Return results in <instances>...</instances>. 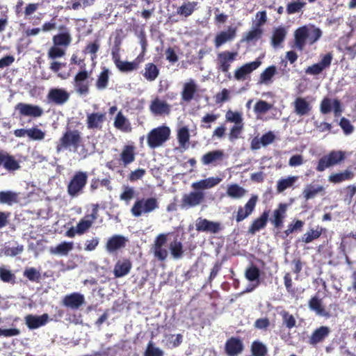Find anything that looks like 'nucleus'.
Segmentation results:
<instances>
[{"instance_id":"1","label":"nucleus","mask_w":356,"mask_h":356,"mask_svg":"<svg viewBox=\"0 0 356 356\" xmlns=\"http://www.w3.org/2000/svg\"><path fill=\"white\" fill-rule=\"evenodd\" d=\"M171 131L165 125L152 129L147 135V145L151 149L162 146L170 139Z\"/></svg>"},{"instance_id":"2","label":"nucleus","mask_w":356,"mask_h":356,"mask_svg":"<svg viewBox=\"0 0 356 356\" xmlns=\"http://www.w3.org/2000/svg\"><path fill=\"white\" fill-rule=\"evenodd\" d=\"M159 207L158 200L154 197L137 199L131 209L134 217H140L153 212Z\"/></svg>"},{"instance_id":"3","label":"nucleus","mask_w":356,"mask_h":356,"mask_svg":"<svg viewBox=\"0 0 356 356\" xmlns=\"http://www.w3.org/2000/svg\"><path fill=\"white\" fill-rule=\"evenodd\" d=\"M88 178V176L86 172H76L68 182V194L72 197H78L83 194Z\"/></svg>"},{"instance_id":"4","label":"nucleus","mask_w":356,"mask_h":356,"mask_svg":"<svg viewBox=\"0 0 356 356\" xmlns=\"http://www.w3.org/2000/svg\"><path fill=\"white\" fill-rule=\"evenodd\" d=\"M236 51H224L217 54L216 67L219 72L228 73L232 63L236 59Z\"/></svg>"},{"instance_id":"5","label":"nucleus","mask_w":356,"mask_h":356,"mask_svg":"<svg viewBox=\"0 0 356 356\" xmlns=\"http://www.w3.org/2000/svg\"><path fill=\"white\" fill-rule=\"evenodd\" d=\"M258 196L252 195L243 207H238L236 212L233 213L236 222H240L249 217L255 210Z\"/></svg>"},{"instance_id":"6","label":"nucleus","mask_w":356,"mask_h":356,"mask_svg":"<svg viewBox=\"0 0 356 356\" xmlns=\"http://www.w3.org/2000/svg\"><path fill=\"white\" fill-rule=\"evenodd\" d=\"M113 60L118 68L122 73H129L137 70L140 63L143 61V57L138 56L133 61L121 60L118 54L113 52Z\"/></svg>"},{"instance_id":"7","label":"nucleus","mask_w":356,"mask_h":356,"mask_svg":"<svg viewBox=\"0 0 356 356\" xmlns=\"http://www.w3.org/2000/svg\"><path fill=\"white\" fill-rule=\"evenodd\" d=\"M166 243L167 235L165 234H160L156 237L152 245V250L154 256L160 261H164L168 256Z\"/></svg>"},{"instance_id":"8","label":"nucleus","mask_w":356,"mask_h":356,"mask_svg":"<svg viewBox=\"0 0 356 356\" xmlns=\"http://www.w3.org/2000/svg\"><path fill=\"white\" fill-rule=\"evenodd\" d=\"M333 111L334 116L339 117L341 115V103L337 99H332L329 97H324L320 104V111L322 114L326 115Z\"/></svg>"},{"instance_id":"9","label":"nucleus","mask_w":356,"mask_h":356,"mask_svg":"<svg viewBox=\"0 0 356 356\" xmlns=\"http://www.w3.org/2000/svg\"><path fill=\"white\" fill-rule=\"evenodd\" d=\"M261 64V62L259 60H256L252 62L247 63L238 68L234 72V77L237 81H245L248 76L255 70H257Z\"/></svg>"},{"instance_id":"10","label":"nucleus","mask_w":356,"mask_h":356,"mask_svg":"<svg viewBox=\"0 0 356 356\" xmlns=\"http://www.w3.org/2000/svg\"><path fill=\"white\" fill-rule=\"evenodd\" d=\"M15 110L19 111L21 116H27L32 118H39L43 114L42 109L38 106H34L30 104L18 103L15 106Z\"/></svg>"},{"instance_id":"11","label":"nucleus","mask_w":356,"mask_h":356,"mask_svg":"<svg viewBox=\"0 0 356 356\" xmlns=\"http://www.w3.org/2000/svg\"><path fill=\"white\" fill-rule=\"evenodd\" d=\"M204 193L194 191L188 194H184L181 199L182 207H194L200 204L204 200Z\"/></svg>"},{"instance_id":"12","label":"nucleus","mask_w":356,"mask_h":356,"mask_svg":"<svg viewBox=\"0 0 356 356\" xmlns=\"http://www.w3.org/2000/svg\"><path fill=\"white\" fill-rule=\"evenodd\" d=\"M195 227L197 232H209L211 234H217L221 230L220 222L210 221L202 218L197 219Z\"/></svg>"},{"instance_id":"13","label":"nucleus","mask_w":356,"mask_h":356,"mask_svg":"<svg viewBox=\"0 0 356 356\" xmlns=\"http://www.w3.org/2000/svg\"><path fill=\"white\" fill-rule=\"evenodd\" d=\"M244 349L242 340L238 337H232L225 344V352L228 356H237Z\"/></svg>"},{"instance_id":"14","label":"nucleus","mask_w":356,"mask_h":356,"mask_svg":"<svg viewBox=\"0 0 356 356\" xmlns=\"http://www.w3.org/2000/svg\"><path fill=\"white\" fill-rule=\"evenodd\" d=\"M332 60V55L331 53H328L322 58L319 63L309 66L305 70V73L311 75H318L330 66Z\"/></svg>"},{"instance_id":"15","label":"nucleus","mask_w":356,"mask_h":356,"mask_svg":"<svg viewBox=\"0 0 356 356\" xmlns=\"http://www.w3.org/2000/svg\"><path fill=\"white\" fill-rule=\"evenodd\" d=\"M331 330L327 326H321L312 333L308 339V343L312 346H316L317 344L323 343L330 335Z\"/></svg>"},{"instance_id":"16","label":"nucleus","mask_w":356,"mask_h":356,"mask_svg":"<svg viewBox=\"0 0 356 356\" xmlns=\"http://www.w3.org/2000/svg\"><path fill=\"white\" fill-rule=\"evenodd\" d=\"M88 73L86 70L81 71L74 77V88L81 95L87 94L89 91Z\"/></svg>"},{"instance_id":"17","label":"nucleus","mask_w":356,"mask_h":356,"mask_svg":"<svg viewBox=\"0 0 356 356\" xmlns=\"http://www.w3.org/2000/svg\"><path fill=\"white\" fill-rule=\"evenodd\" d=\"M294 113L298 116L308 115L312 110V106L306 98L298 97L292 103Z\"/></svg>"},{"instance_id":"18","label":"nucleus","mask_w":356,"mask_h":356,"mask_svg":"<svg viewBox=\"0 0 356 356\" xmlns=\"http://www.w3.org/2000/svg\"><path fill=\"white\" fill-rule=\"evenodd\" d=\"M225 158V154L222 149H216L204 154L201 158V162L203 165H217L218 162L222 161Z\"/></svg>"},{"instance_id":"19","label":"nucleus","mask_w":356,"mask_h":356,"mask_svg":"<svg viewBox=\"0 0 356 356\" xmlns=\"http://www.w3.org/2000/svg\"><path fill=\"white\" fill-rule=\"evenodd\" d=\"M269 214L270 210L264 211L258 218L252 222L248 227V233L253 235L265 228L268 220Z\"/></svg>"},{"instance_id":"20","label":"nucleus","mask_w":356,"mask_h":356,"mask_svg":"<svg viewBox=\"0 0 356 356\" xmlns=\"http://www.w3.org/2000/svg\"><path fill=\"white\" fill-rule=\"evenodd\" d=\"M127 242V239L124 236L115 234L108 238L106 243V249L108 252L112 253L124 248Z\"/></svg>"},{"instance_id":"21","label":"nucleus","mask_w":356,"mask_h":356,"mask_svg":"<svg viewBox=\"0 0 356 356\" xmlns=\"http://www.w3.org/2000/svg\"><path fill=\"white\" fill-rule=\"evenodd\" d=\"M26 326L30 330H35L47 324L49 321V315L43 314L41 316L33 314L26 315L24 318Z\"/></svg>"},{"instance_id":"22","label":"nucleus","mask_w":356,"mask_h":356,"mask_svg":"<svg viewBox=\"0 0 356 356\" xmlns=\"http://www.w3.org/2000/svg\"><path fill=\"white\" fill-rule=\"evenodd\" d=\"M132 268V262L129 258H123L122 260H118L113 269V274L115 277H122L129 273Z\"/></svg>"},{"instance_id":"23","label":"nucleus","mask_w":356,"mask_h":356,"mask_svg":"<svg viewBox=\"0 0 356 356\" xmlns=\"http://www.w3.org/2000/svg\"><path fill=\"white\" fill-rule=\"evenodd\" d=\"M286 210L287 204L285 203H280L277 209L274 210L273 217L270 218V222L274 227L281 228L283 226Z\"/></svg>"},{"instance_id":"24","label":"nucleus","mask_w":356,"mask_h":356,"mask_svg":"<svg viewBox=\"0 0 356 356\" xmlns=\"http://www.w3.org/2000/svg\"><path fill=\"white\" fill-rule=\"evenodd\" d=\"M308 26H302L297 29L294 32V41L296 47L302 51L306 44L308 38Z\"/></svg>"},{"instance_id":"25","label":"nucleus","mask_w":356,"mask_h":356,"mask_svg":"<svg viewBox=\"0 0 356 356\" xmlns=\"http://www.w3.org/2000/svg\"><path fill=\"white\" fill-rule=\"evenodd\" d=\"M221 181L219 177H209L207 179H201L198 181L193 182L191 187L197 191H202L204 189H209L218 185Z\"/></svg>"},{"instance_id":"26","label":"nucleus","mask_w":356,"mask_h":356,"mask_svg":"<svg viewBox=\"0 0 356 356\" xmlns=\"http://www.w3.org/2000/svg\"><path fill=\"white\" fill-rule=\"evenodd\" d=\"M1 165H3L4 168L9 171H14L20 168L19 163L13 156L3 152H0V166Z\"/></svg>"},{"instance_id":"27","label":"nucleus","mask_w":356,"mask_h":356,"mask_svg":"<svg viewBox=\"0 0 356 356\" xmlns=\"http://www.w3.org/2000/svg\"><path fill=\"white\" fill-rule=\"evenodd\" d=\"M197 92V86L193 80H190L184 83L181 92V99L184 102H189L193 98L195 94Z\"/></svg>"},{"instance_id":"28","label":"nucleus","mask_w":356,"mask_h":356,"mask_svg":"<svg viewBox=\"0 0 356 356\" xmlns=\"http://www.w3.org/2000/svg\"><path fill=\"white\" fill-rule=\"evenodd\" d=\"M236 29L232 27H229L228 29L225 31H221L220 33L217 34L215 38V45L216 47H219L225 42L232 40L236 36Z\"/></svg>"},{"instance_id":"29","label":"nucleus","mask_w":356,"mask_h":356,"mask_svg":"<svg viewBox=\"0 0 356 356\" xmlns=\"http://www.w3.org/2000/svg\"><path fill=\"white\" fill-rule=\"evenodd\" d=\"M120 158L124 166L134 162L136 158L134 146L131 145H124L120 155Z\"/></svg>"},{"instance_id":"30","label":"nucleus","mask_w":356,"mask_h":356,"mask_svg":"<svg viewBox=\"0 0 356 356\" xmlns=\"http://www.w3.org/2000/svg\"><path fill=\"white\" fill-rule=\"evenodd\" d=\"M150 110L155 115H168L170 112V106L166 102L156 99L152 102Z\"/></svg>"},{"instance_id":"31","label":"nucleus","mask_w":356,"mask_h":356,"mask_svg":"<svg viewBox=\"0 0 356 356\" xmlns=\"http://www.w3.org/2000/svg\"><path fill=\"white\" fill-rule=\"evenodd\" d=\"M105 120V113H92L87 116V127L88 129H98Z\"/></svg>"},{"instance_id":"32","label":"nucleus","mask_w":356,"mask_h":356,"mask_svg":"<svg viewBox=\"0 0 356 356\" xmlns=\"http://www.w3.org/2000/svg\"><path fill=\"white\" fill-rule=\"evenodd\" d=\"M48 99L56 104H63L67 101V92L58 88L51 89L48 94Z\"/></svg>"},{"instance_id":"33","label":"nucleus","mask_w":356,"mask_h":356,"mask_svg":"<svg viewBox=\"0 0 356 356\" xmlns=\"http://www.w3.org/2000/svg\"><path fill=\"white\" fill-rule=\"evenodd\" d=\"M160 73L159 67L153 63H147L145 65V71L143 74L144 78L150 82L155 81Z\"/></svg>"},{"instance_id":"34","label":"nucleus","mask_w":356,"mask_h":356,"mask_svg":"<svg viewBox=\"0 0 356 356\" xmlns=\"http://www.w3.org/2000/svg\"><path fill=\"white\" fill-rule=\"evenodd\" d=\"M309 307L311 310L315 312L318 315L328 317L330 314L323 306L322 301L316 296L312 297L309 300Z\"/></svg>"},{"instance_id":"35","label":"nucleus","mask_w":356,"mask_h":356,"mask_svg":"<svg viewBox=\"0 0 356 356\" xmlns=\"http://www.w3.org/2000/svg\"><path fill=\"white\" fill-rule=\"evenodd\" d=\"M197 1H184L181 6L177 9V13L184 17L191 16L196 10Z\"/></svg>"},{"instance_id":"36","label":"nucleus","mask_w":356,"mask_h":356,"mask_svg":"<svg viewBox=\"0 0 356 356\" xmlns=\"http://www.w3.org/2000/svg\"><path fill=\"white\" fill-rule=\"evenodd\" d=\"M82 139L78 131H68V147L70 150L78 152V149L82 147Z\"/></svg>"},{"instance_id":"37","label":"nucleus","mask_w":356,"mask_h":356,"mask_svg":"<svg viewBox=\"0 0 356 356\" xmlns=\"http://www.w3.org/2000/svg\"><path fill=\"white\" fill-rule=\"evenodd\" d=\"M92 226V221L82 219L79 221L76 227L68 229V237L74 236L75 234H83Z\"/></svg>"},{"instance_id":"38","label":"nucleus","mask_w":356,"mask_h":356,"mask_svg":"<svg viewBox=\"0 0 356 356\" xmlns=\"http://www.w3.org/2000/svg\"><path fill=\"white\" fill-rule=\"evenodd\" d=\"M277 73V68L275 65H270L266 67L260 74L259 83L269 84L272 83L273 77Z\"/></svg>"},{"instance_id":"39","label":"nucleus","mask_w":356,"mask_h":356,"mask_svg":"<svg viewBox=\"0 0 356 356\" xmlns=\"http://www.w3.org/2000/svg\"><path fill=\"white\" fill-rule=\"evenodd\" d=\"M325 229H323L321 227L317 226L315 229H310L309 231H307L305 234H303V236L301 238L302 242L307 244L313 241L318 238L322 233L324 232Z\"/></svg>"},{"instance_id":"40","label":"nucleus","mask_w":356,"mask_h":356,"mask_svg":"<svg viewBox=\"0 0 356 356\" xmlns=\"http://www.w3.org/2000/svg\"><path fill=\"white\" fill-rule=\"evenodd\" d=\"M190 136L189 129L187 127H181L177 130V138L181 147L186 149L188 147Z\"/></svg>"},{"instance_id":"41","label":"nucleus","mask_w":356,"mask_h":356,"mask_svg":"<svg viewBox=\"0 0 356 356\" xmlns=\"http://www.w3.org/2000/svg\"><path fill=\"white\" fill-rule=\"evenodd\" d=\"M114 126L118 129L124 132H129L131 130L129 120L124 116L122 112H119L117 114L114 121Z\"/></svg>"},{"instance_id":"42","label":"nucleus","mask_w":356,"mask_h":356,"mask_svg":"<svg viewBox=\"0 0 356 356\" xmlns=\"http://www.w3.org/2000/svg\"><path fill=\"white\" fill-rule=\"evenodd\" d=\"M170 254L175 259H179L184 254V246L180 241L177 238L170 242L169 245Z\"/></svg>"},{"instance_id":"43","label":"nucleus","mask_w":356,"mask_h":356,"mask_svg":"<svg viewBox=\"0 0 356 356\" xmlns=\"http://www.w3.org/2000/svg\"><path fill=\"white\" fill-rule=\"evenodd\" d=\"M286 35V31L284 27L280 26L275 29L273 33L271 44L274 47H277L284 40Z\"/></svg>"},{"instance_id":"44","label":"nucleus","mask_w":356,"mask_h":356,"mask_svg":"<svg viewBox=\"0 0 356 356\" xmlns=\"http://www.w3.org/2000/svg\"><path fill=\"white\" fill-rule=\"evenodd\" d=\"M354 174L353 172L346 170L344 172L332 174L329 176L328 180L332 183H340L344 181L350 180L353 178Z\"/></svg>"},{"instance_id":"45","label":"nucleus","mask_w":356,"mask_h":356,"mask_svg":"<svg viewBox=\"0 0 356 356\" xmlns=\"http://www.w3.org/2000/svg\"><path fill=\"white\" fill-rule=\"evenodd\" d=\"M305 225V222L300 220H296L289 223L287 226V229L284 230L282 234L280 236L282 238L284 239L289 236L291 234L295 232H300Z\"/></svg>"},{"instance_id":"46","label":"nucleus","mask_w":356,"mask_h":356,"mask_svg":"<svg viewBox=\"0 0 356 356\" xmlns=\"http://www.w3.org/2000/svg\"><path fill=\"white\" fill-rule=\"evenodd\" d=\"M246 190L236 184L229 185L227 189V194L232 198L238 199L243 197Z\"/></svg>"},{"instance_id":"47","label":"nucleus","mask_w":356,"mask_h":356,"mask_svg":"<svg viewBox=\"0 0 356 356\" xmlns=\"http://www.w3.org/2000/svg\"><path fill=\"white\" fill-rule=\"evenodd\" d=\"M245 277L250 282L257 281V286H258L259 284L260 277L259 268L254 265H251L250 267L246 268Z\"/></svg>"},{"instance_id":"48","label":"nucleus","mask_w":356,"mask_h":356,"mask_svg":"<svg viewBox=\"0 0 356 356\" xmlns=\"http://www.w3.org/2000/svg\"><path fill=\"white\" fill-rule=\"evenodd\" d=\"M84 302V296L79 293L68 295V307L72 309L79 308Z\"/></svg>"},{"instance_id":"49","label":"nucleus","mask_w":356,"mask_h":356,"mask_svg":"<svg viewBox=\"0 0 356 356\" xmlns=\"http://www.w3.org/2000/svg\"><path fill=\"white\" fill-rule=\"evenodd\" d=\"M251 353L252 356H266L267 347L259 341H254L251 344Z\"/></svg>"},{"instance_id":"50","label":"nucleus","mask_w":356,"mask_h":356,"mask_svg":"<svg viewBox=\"0 0 356 356\" xmlns=\"http://www.w3.org/2000/svg\"><path fill=\"white\" fill-rule=\"evenodd\" d=\"M297 179L298 177L296 176L288 177L286 179H280L277 184V191L278 193H282L286 189L291 187Z\"/></svg>"},{"instance_id":"51","label":"nucleus","mask_w":356,"mask_h":356,"mask_svg":"<svg viewBox=\"0 0 356 356\" xmlns=\"http://www.w3.org/2000/svg\"><path fill=\"white\" fill-rule=\"evenodd\" d=\"M110 71L108 68L104 67L98 76L96 86L98 89L106 88L108 86Z\"/></svg>"},{"instance_id":"52","label":"nucleus","mask_w":356,"mask_h":356,"mask_svg":"<svg viewBox=\"0 0 356 356\" xmlns=\"http://www.w3.org/2000/svg\"><path fill=\"white\" fill-rule=\"evenodd\" d=\"M332 166L343 161L346 158L345 152L341 150H332L326 154Z\"/></svg>"},{"instance_id":"53","label":"nucleus","mask_w":356,"mask_h":356,"mask_svg":"<svg viewBox=\"0 0 356 356\" xmlns=\"http://www.w3.org/2000/svg\"><path fill=\"white\" fill-rule=\"evenodd\" d=\"M308 38H307V42L309 44H313L316 42H317L321 37L322 36V31L321 30L316 27L315 26H312L311 27H308Z\"/></svg>"},{"instance_id":"54","label":"nucleus","mask_w":356,"mask_h":356,"mask_svg":"<svg viewBox=\"0 0 356 356\" xmlns=\"http://www.w3.org/2000/svg\"><path fill=\"white\" fill-rule=\"evenodd\" d=\"M17 201V195L13 191H0V203L11 205Z\"/></svg>"},{"instance_id":"55","label":"nucleus","mask_w":356,"mask_h":356,"mask_svg":"<svg viewBox=\"0 0 356 356\" xmlns=\"http://www.w3.org/2000/svg\"><path fill=\"white\" fill-rule=\"evenodd\" d=\"M16 277L13 273L6 268L0 267V280L6 283H15Z\"/></svg>"},{"instance_id":"56","label":"nucleus","mask_w":356,"mask_h":356,"mask_svg":"<svg viewBox=\"0 0 356 356\" xmlns=\"http://www.w3.org/2000/svg\"><path fill=\"white\" fill-rule=\"evenodd\" d=\"M324 188L322 186H318L316 188L309 185L303 191V195L306 200L314 198L318 193L322 192Z\"/></svg>"},{"instance_id":"57","label":"nucleus","mask_w":356,"mask_h":356,"mask_svg":"<svg viewBox=\"0 0 356 356\" xmlns=\"http://www.w3.org/2000/svg\"><path fill=\"white\" fill-rule=\"evenodd\" d=\"M280 314L281 315L283 321V324L289 329H291L296 326V321L294 316L286 310L282 311Z\"/></svg>"},{"instance_id":"58","label":"nucleus","mask_w":356,"mask_h":356,"mask_svg":"<svg viewBox=\"0 0 356 356\" xmlns=\"http://www.w3.org/2000/svg\"><path fill=\"white\" fill-rule=\"evenodd\" d=\"M28 137L32 140H42L45 137V132L38 127L29 129Z\"/></svg>"},{"instance_id":"59","label":"nucleus","mask_w":356,"mask_h":356,"mask_svg":"<svg viewBox=\"0 0 356 356\" xmlns=\"http://www.w3.org/2000/svg\"><path fill=\"white\" fill-rule=\"evenodd\" d=\"M23 275L31 282H39L40 279V273L33 267L27 268L24 270Z\"/></svg>"},{"instance_id":"60","label":"nucleus","mask_w":356,"mask_h":356,"mask_svg":"<svg viewBox=\"0 0 356 356\" xmlns=\"http://www.w3.org/2000/svg\"><path fill=\"white\" fill-rule=\"evenodd\" d=\"M273 105L264 100H259L254 106V111L258 114H264L270 110Z\"/></svg>"},{"instance_id":"61","label":"nucleus","mask_w":356,"mask_h":356,"mask_svg":"<svg viewBox=\"0 0 356 356\" xmlns=\"http://www.w3.org/2000/svg\"><path fill=\"white\" fill-rule=\"evenodd\" d=\"M243 123L234 124L230 129L229 133L228 134V138L231 142L235 141L240 137V135L243 129Z\"/></svg>"},{"instance_id":"62","label":"nucleus","mask_w":356,"mask_h":356,"mask_svg":"<svg viewBox=\"0 0 356 356\" xmlns=\"http://www.w3.org/2000/svg\"><path fill=\"white\" fill-rule=\"evenodd\" d=\"M143 356H163V351L158 347H155L152 341H150L147 346Z\"/></svg>"},{"instance_id":"63","label":"nucleus","mask_w":356,"mask_h":356,"mask_svg":"<svg viewBox=\"0 0 356 356\" xmlns=\"http://www.w3.org/2000/svg\"><path fill=\"white\" fill-rule=\"evenodd\" d=\"M225 118L227 122H233L234 124L243 123L242 115L238 111H228L226 113Z\"/></svg>"},{"instance_id":"64","label":"nucleus","mask_w":356,"mask_h":356,"mask_svg":"<svg viewBox=\"0 0 356 356\" xmlns=\"http://www.w3.org/2000/svg\"><path fill=\"white\" fill-rule=\"evenodd\" d=\"M262 34V30L259 28H255L252 30L248 31L245 35L244 36L242 41H245L247 42H252L253 40H257L259 39Z\"/></svg>"}]
</instances>
